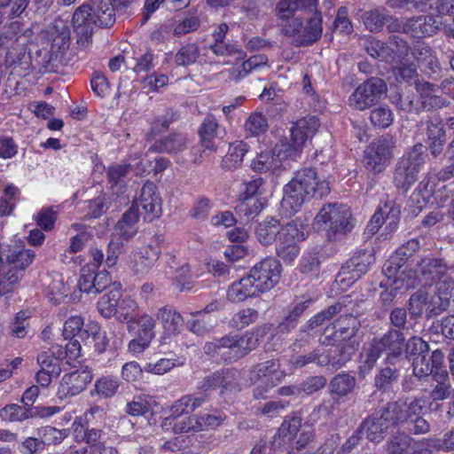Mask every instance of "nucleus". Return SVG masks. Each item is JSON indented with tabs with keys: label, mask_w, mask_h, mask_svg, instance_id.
Returning <instances> with one entry per match:
<instances>
[{
	"label": "nucleus",
	"mask_w": 454,
	"mask_h": 454,
	"mask_svg": "<svg viewBox=\"0 0 454 454\" xmlns=\"http://www.w3.org/2000/svg\"><path fill=\"white\" fill-rule=\"evenodd\" d=\"M306 24L300 19L294 18L283 27L285 35L291 37L296 46H307L317 42L322 35V16L316 10L306 12Z\"/></svg>",
	"instance_id": "7"
},
{
	"label": "nucleus",
	"mask_w": 454,
	"mask_h": 454,
	"mask_svg": "<svg viewBox=\"0 0 454 454\" xmlns=\"http://www.w3.org/2000/svg\"><path fill=\"white\" fill-rule=\"evenodd\" d=\"M419 248V242L416 239L408 240L400 247L383 266V272L388 278H397L404 262L412 256Z\"/></svg>",
	"instance_id": "21"
},
{
	"label": "nucleus",
	"mask_w": 454,
	"mask_h": 454,
	"mask_svg": "<svg viewBox=\"0 0 454 454\" xmlns=\"http://www.w3.org/2000/svg\"><path fill=\"white\" fill-rule=\"evenodd\" d=\"M138 303L136 300L131 297H125L118 303L116 310L117 319L121 322H126L129 325V321H132L138 311Z\"/></svg>",
	"instance_id": "48"
},
{
	"label": "nucleus",
	"mask_w": 454,
	"mask_h": 454,
	"mask_svg": "<svg viewBox=\"0 0 454 454\" xmlns=\"http://www.w3.org/2000/svg\"><path fill=\"white\" fill-rule=\"evenodd\" d=\"M395 116L388 106H379L372 109L370 114L372 125L377 129H387L394 121Z\"/></svg>",
	"instance_id": "47"
},
{
	"label": "nucleus",
	"mask_w": 454,
	"mask_h": 454,
	"mask_svg": "<svg viewBox=\"0 0 454 454\" xmlns=\"http://www.w3.org/2000/svg\"><path fill=\"white\" fill-rule=\"evenodd\" d=\"M379 340L384 351L388 352L387 359L389 363H393V359L400 356L403 350L404 341L403 333L399 330H389Z\"/></svg>",
	"instance_id": "38"
},
{
	"label": "nucleus",
	"mask_w": 454,
	"mask_h": 454,
	"mask_svg": "<svg viewBox=\"0 0 454 454\" xmlns=\"http://www.w3.org/2000/svg\"><path fill=\"white\" fill-rule=\"evenodd\" d=\"M435 290L442 297L443 305L454 301V280L447 273L436 281Z\"/></svg>",
	"instance_id": "52"
},
{
	"label": "nucleus",
	"mask_w": 454,
	"mask_h": 454,
	"mask_svg": "<svg viewBox=\"0 0 454 454\" xmlns=\"http://www.w3.org/2000/svg\"><path fill=\"white\" fill-rule=\"evenodd\" d=\"M157 320L161 325L167 336L178 335L184 327V318L173 307L166 305L160 308L156 314Z\"/></svg>",
	"instance_id": "27"
},
{
	"label": "nucleus",
	"mask_w": 454,
	"mask_h": 454,
	"mask_svg": "<svg viewBox=\"0 0 454 454\" xmlns=\"http://www.w3.org/2000/svg\"><path fill=\"white\" fill-rule=\"evenodd\" d=\"M272 328L271 324L256 326L254 331L243 335L228 334L207 342L203 350L206 355L217 357L224 363H233L254 349L260 340L263 339Z\"/></svg>",
	"instance_id": "4"
},
{
	"label": "nucleus",
	"mask_w": 454,
	"mask_h": 454,
	"mask_svg": "<svg viewBox=\"0 0 454 454\" xmlns=\"http://www.w3.org/2000/svg\"><path fill=\"white\" fill-rule=\"evenodd\" d=\"M120 381L117 377L112 375L99 377L94 384V389L90 395H98L102 398H110L118 391Z\"/></svg>",
	"instance_id": "41"
},
{
	"label": "nucleus",
	"mask_w": 454,
	"mask_h": 454,
	"mask_svg": "<svg viewBox=\"0 0 454 454\" xmlns=\"http://www.w3.org/2000/svg\"><path fill=\"white\" fill-rule=\"evenodd\" d=\"M186 148V138L181 134H171L164 139L157 141L150 147V151L176 153Z\"/></svg>",
	"instance_id": "40"
},
{
	"label": "nucleus",
	"mask_w": 454,
	"mask_h": 454,
	"mask_svg": "<svg viewBox=\"0 0 454 454\" xmlns=\"http://www.w3.org/2000/svg\"><path fill=\"white\" fill-rule=\"evenodd\" d=\"M445 142L446 135L443 125L441 122H428L426 143L434 157L438 156L442 152Z\"/></svg>",
	"instance_id": "37"
},
{
	"label": "nucleus",
	"mask_w": 454,
	"mask_h": 454,
	"mask_svg": "<svg viewBox=\"0 0 454 454\" xmlns=\"http://www.w3.org/2000/svg\"><path fill=\"white\" fill-rule=\"evenodd\" d=\"M61 355L55 356L53 352L43 351L37 356L40 370L35 375V380L42 387H47L53 378L59 376L61 372Z\"/></svg>",
	"instance_id": "20"
},
{
	"label": "nucleus",
	"mask_w": 454,
	"mask_h": 454,
	"mask_svg": "<svg viewBox=\"0 0 454 454\" xmlns=\"http://www.w3.org/2000/svg\"><path fill=\"white\" fill-rule=\"evenodd\" d=\"M285 377V371L280 369L279 362L275 359L257 364L249 372V378L253 383L260 380H273L275 383H280Z\"/></svg>",
	"instance_id": "25"
},
{
	"label": "nucleus",
	"mask_w": 454,
	"mask_h": 454,
	"mask_svg": "<svg viewBox=\"0 0 454 454\" xmlns=\"http://www.w3.org/2000/svg\"><path fill=\"white\" fill-rule=\"evenodd\" d=\"M340 341V323L336 319L324 330L320 342L325 346H338Z\"/></svg>",
	"instance_id": "58"
},
{
	"label": "nucleus",
	"mask_w": 454,
	"mask_h": 454,
	"mask_svg": "<svg viewBox=\"0 0 454 454\" xmlns=\"http://www.w3.org/2000/svg\"><path fill=\"white\" fill-rule=\"evenodd\" d=\"M18 189L13 184H8L0 198V215H9L12 214L15 206V196Z\"/></svg>",
	"instance_id": "55"
},
{
	"label": "nucleus",
	"mask_w": 454,
	"mask_h": 454,
	"mask_svg": "<svg viewBox=\"0 0 454 454\" xmlns=\"http://www.w3.org/2000/svg\"><path fill=\"white\" fill-rule=\"evenodd\" d=\"M0 418L8 422H20L33 418L32 407L16 403L5 405L0 410Z\"/></svg>",
	"instance_id": "42"
},
{
	"label": "nucleus",
	"mask_w": 454,
	"mask_h": 454,
	"mask_svg": "<svg viewBox=\"0 0 454 454\" xmlns=\"http://www.w3.org/2000/svg\"><path fill=\"white\" fill-rule=\"evenodd\" d=\"M84 322L81 316H72L64 324L63 336L69 338L87 339L92 336L93 340L100 339V327L96 323H90L83 328Z\"/></svg>",
	"instance_id": "22"
},
{
	"label": "nucleus",
	"mask_w": 454,
	"mask_h": 454,
	"mask_svg": "<svg viewBox=\"0 0 454 454\" xmlns=\"http://www.w3.org/2000/svg\"><path fill=\"white\" fill-rule=\"evenodd\" d=\"M426 404L424 399L388 403L383 410L372 413L362 422L361 431L369 441L380 442L389 428L405 423L413 414L421 412Z\"/></svg>",
	"instance_id": "1"
},
{
	"label": "nucleus",
	"mask_w": 454,
	"mask_h": 454,
	"mask_svg": "<svg viewBox=\"0 0 454 454\" xmlns=\"http://www.w3.org/2000/svg\"><path fill=\"white\" fill-rule=\"evenodd\" d=\"M74 440L87 446L69 451L67 454H117V450L106 444V434L98 428L90 427L82 417H77L71 426Z\"/></svg>",
	"instance_id": "6"
},
{
	"label": "nucleus",
	"mask_w": 454,
	"mask_h": 454,
	"mask_svg": "<svg viewBox=\"0 0 454 454\" xmlns=\"http://www.w3.org/2000/svg\"><path fill=\"white\" fill-rule=\"evenodd\" d=\"M213 207L211 200L204 196L199 197L189 211V215L198 221H204L207 218Z\"/></svg>",
	"instance_id": "54"
},
{
	"label": "nucleus",
	"mask_w": 454,
	"mask_h": 454,
	"mask_svg": "<svg viewBox=\"0 0 454 454\" xmlns=\"http://www.w3.org/2000/svg\"><path fill=\"white\" fill-rule=\"evenodd\" d=\"M311 303L310 299L295 303L284 317L283 320L276 327L277 334H288L298 325L299 318Z\"/></svg>",
	"instance_id": "34"
},
{
	"label": "nucleus",
	"mask_w": 454,
	"mask_h": 454,
	"mask_svg": "<svg viewBox=\"0 0 454 454\" xmlns=\"http://www.w3.org/2000/svg\"><path fill=\"white\" fill-rule=\"evenodd\" d=\"M387 91V84L382 79L372 77L351 94L348 98L349 106L360 111L365 110L381 99Z\"/></svg>",
	"instance_id": "12"
},
{
	"label": "nucleus",
	"mask_w": 454,
	"mask_h": 454,
	"mask_svg": "<svg viewBox=\"0 0 454 454\" xmlns=\"http://www.w3.org/2000/svg\"><path fill=\"white\" fill-rule=\"evenodd\" d=\"M139 220V212L136 205H131L129 208L124 212L121 218L115 225V231L124 239L133 238L138 230L137 223Z\"/></svg>",
	"instance_id": "31"
},
{
	"label": "nucleus",
	"mask_w": 454,
	"mask_h": 454,
	"mask_svg": "<svg viewBox=\"0 0 454 454\" xmlns=\"http://www.w3.org/2000/svg\"><path fill=\"white\" fill-rule=\"evenodd\" d=\"M313 226L317 231H325L329 240L336 239L340 229V205L338 203L325 205L317 214Z\"/></svg>",
	"instance_id": "18"
},
{
	"label": "nucleus",
	"mask_w": 454,
	"mask_h": 454,
	"mask_svg": "<svg viewBox=\"0 0 454 454\" xmlns=\"http://www.w3.org/2000/svg\"><path fill=\"white\" fill-rule=\"evenodd\" d=\"M258 317L259 313L256 309L252 308L242 309L232 316L230 325L238 330H241L254 323L258 319Z\"/></svg>",
	"instance_id": "50"
},
{
	"label": "nucleus",
	"mask_w": 454,
	"mask_h": 454,
	"mask_svg": "<svg viewBox=\"0 0 454 454\" xmlns=\"http://www.w3.org/2000/svg\"><path fill=\"white\" fill-rule=\"evenodd\" d=\"M415 88L420 96L424 107L442 108L448 105L447 100L440 96L441 89L436 84L426 81H419L416 82Z\"/></svg>",
	"instance_id": "30"
},
{
	"label": "nucleus",
	"mask_w": 454,
	"mask_h": 454,
	"mask_svg": "<svg viewBox=\"0 0 454 454\" xmlns=\"http://www.w3.org/2000/svg\"><path fill=\"white\" fill-rule=\"evenodd\" d=\"M413 440L404 433H398L391 437L387 444L388 454H402L411 445Z\"/></svg>",
	"instance_id": "56"
},
{
	"label": "nucleus",
	"mask_w": 454,
	"mask_h": 454,
	"mask_svg": "<svg viewBox=\"0 0 454 454\" xmlns=\"http://www.w3.org/2000/svg\"><path fill=\"white\" fill-rule=\"evenodd\" d=\"M301 426V418L299 416H288L278 428V434L283 439L291 440L299 431Z\"/></svg>",
	"instance_id": "53"
},
{
	"label": "nucleus",
	"mask_w": 454,
	"mask_h": 454,
	"mask_svg": "<svg viewBox=\"0 0 454 454\" xmlns=\"http://www.w3.org/2000/svg\"><path fill=\"white\" fill-rule=\"evenodd\" d=\"M156 321L153 316L144 313L129 322L128 331L136 336L144 337V339L153 340L155 334Z\"/></svg>",
	"instance_id": "33"
},
{
	"label": "nucleus",
	"mask_w": 454,
	"mask_h": 454,
	"mask_svg": "<svg viewBox=\"0 0 454 454\" xmlns=\"http://www.w3.org/2000/svg\"><path fill=\"white\" fill-rule=\"evenodd\" d=\"M262 294L251 274L248 273L240 279L233 282L228 288L227 297L231 301L241 302L248 298L256 297Z\"/></svg>",
	"instance_id": "24"
},
{
	"label": "nucleus",
	"mask_w": 454,
	"mask_h": 454,
	"mask_svg": "<svg viewBox=\"0 0 454 454\" xmlns=\"http://www.w3.org/2000/svg\"><path fill=\"white\" fill-rule=\"evenodd\" d=\"M412 55L424 72L436 74L440 70V63L436 56L424 42H416L412 48Z\"/></svg>",
	"instance_id": "29"
},
{
	"label": "nucleus",
	"mask_w": 454,
	"mask_h": 454,
	"mask_svg": "<svg viewBox=\"0 0 454 454\" xmlns=\"http://www.w3.org/2000/svg\"><path fill=\"white\" fill-rule=\"evenodd\" d=\"M248 151V146L242 141L231 143L228 152L223 158L222 164L224 168L235 169L241 166L243 158Z\"/></svg>",
	"instance_id": "39"
},
{
	"label": "nucleus",
	"mask_w": 454,
	"mask_h": 454,
	"mask_svg": "<svg viewBox=\"0 0 454 454\" xmlns=\"http://www.w3.org/2000/svg\"><path fill=\"white\" fill-rule=\"evenodd\" d=\"M6 61L10 65L20 66L23 69H27L30 64V56L27 54L26 49L21 48H12L6 54Z\"/></svg>",
	"instance_id": "63"
},
{
	"label": "nucleus",
	"mask_w": 454,
	"mask_h": 454,
	"mask_svg": "<svg viewBox=\"0 0 454 454\" xmlns=\"http://www.w3.org/2000/svg\"><path fill=\"white\" fill-rule=\"evenodd\" d=\"M56 220L57 211L52 207H43L35 215L37 225L46 231L53 229Z\"/></svg>",
	"instance_id": "60"
},
{
	"label": "nucleus",
	"mask_w": 454,
	"mask_h": 454,
	"mask_svg": "<svg viewBox=\"0 0 454 454\" xmlns=\"http://www.w3.org/2000/svg\"><path fill=\"white\" fill-rule=\"evenodd\" d=\"M191 395H183L181 398L176 400L170 407V415L164 419L162 422V428L168 430L169 427L172 426L175 419H178L184 413L192 412L191 408Z\"/></svg>",
	"instance_id": "44"
},
{
	"label": "nucleus",
	"mask_w": 454,
	"mask_h": 454,
	"mask_svg": "<svg viewBox=\"0 0 454 454\" xmlns=\"http://www.w3.org/2000/svg\"><path fill=\"white\" fill-rule=\"evenodd\" d=\"M180 364H182V362H180L178 358H160L155 363L146 364L145 371L146 372L162 375Z\"/></svg>",
	"instance_id": "51"
},
{
	"label": "nucleus",
	"mask_w": 454,
	"mask_h": 454,
	"mask_svg": "<svg viewBox=\"0 0 454 454\" xmlns=\"http://www.w3.org/2000/svg\"><path fill=\"white\" fill-rule=\"evenodd\" d=\"M218 129V123L215 116H207L200 128L199 134L201 138V145L204 148L208 150H215L213 138L215 137Z\"/></svg>",
	"instance_id": "45"
},
{
	"label": "nucleus",
	"mask_w": 454,
	"mask_h": 454,
	"mask_svg": "<svg viewBox=\"0 0 454 454\" xmlns=\"http://www.w3.org/2000/svg\"><path fill=\"white\" fill-rule=\"evenodd\" d=\"M390 214L396 215V207L393 202L380 203L377 211L372 216L367 225L368 231L374 233L379 231L383 223L390 219Z\"/></svg>",
	"instance_id": "43"
},
{
	"label": "nucleus",
	"mask_w": 454,
	"mask_h": 454,
	"mask_svg": "<svg viewBox=\"0 0 454 454\" xmlns=\"http://www.w3.org/2000/svg\"><path fill=\"white\" fill-rule=\"evenodd\" d=\"M200 56V49L197 43H187L182 46L175 56V63L177 66L186 67L196 62Z\"/></svg>",
	"instance_id": "49"
},
{
	"label": "nucleus",
	"mask_w": 454,
	"mask_h": 454,
	"mask_svg": "<svg viewBox=\"0 0 454 454\" xmlns=\"http://www.w3.org/2000/svg\"><path fill=\"white\" fill-rule=\"evenodd\" d=\"M131 205L137 206V212L142 208L145 221L151 222L158 217L161 213V200L157 193V186L147 181L141 188L139 198Z\"/></svg>",
	"instance_id": "19"
},
{
	"label": "nucleus",
	"mask_w": 454,
	"mask_h": 454,
	"mask_svg": "<svg viewBox=\"0 0 454 454\" xmlns=\"http://www.w3.org/2000/svg\"><path fill=\"white\" fill-rule=\"evenodd\" d=\"M317 4L318 0H280L276 6V12L279 19L287 20L298 10L305 13L316 10Z\"/></svg>",
	"instance_id": "32"
},
{
	"label": "nucleus",
	"mask_w": 454,
	"mask_h": 454,
	"mask_svg": "<svg viewBox=\"0 0 454 454\" xmlns=\"http://www.w3.org/2000/svg\"><path fill=\"white\" fill-rule=\"evenodd\" d=\"M375 262L373 249L361 250L342 265V286H350L356 282Z\"/></svg>",
	"instance_id": "15"
},
{
	"label": "nucleus",
	"mask_w": 454,
	"mask_h": 454,
	"mask_svg": "<svg viewBox=\"0 0 454 454\" xmlns=\"http://www.w3.org/2000/svg\"><path fill=\"white\" fill-rule=\"evenodd\" d=\"M237 382V372L232 369L215 372L203 379L199 383V388L203 392H208L218 387L228 389Z\"/></svg>",
	"instance_id": "28"
},
{
	"label": "nucleus",
	"mask_w": 454,
	"mask_h": 454,
	"mask_svg": "<svg viewBox=\"0 0 454 454\" xmlns=\"http://www.w3.org/2000/svg\"><path fill=\"white\" fill-rule=\"evenodd\" d=\"M269 128L266 116L260 112L252 113L246 120L244 129L247 136L258 137L267 131Z\"/></svg>",
	"instance_id": "46"
},
{
	"label": "nucleus",
	"mask_w": 454,
	"mask_h": 454,
	"mask_svg": "<svg viewBox=\"0 0 454 454\" xmlns=\"http://www.w3.org/2000/svg\"><path fill=\"white\" fill-rule=\"evenodd\" d=\"M441 21L433 15L419 16L409 19L403 27L412 37L422 38L434 35L439 29Z\"/></svg>",
	"instance_id": "23"
},
{
	"label": "nucleus",
	"mask_w": 454,
	"mask_h": 454,
	"mask_svg": "<svg viewBox=\"0 0 454 454\" xmlns=\"http://www.w3.org/2000/svg\"><path fill=\"white\" fill-rule=\"evenodd\" d=\"M319 126V119L316 116H307L297 121L290 129V141L279 145L278 156L296 160L306 141L315 135Z\"/></svg>",
	"instance_id": "9"
},
{
	"label": "nucleus",
	"mask_w": 454,
	"mask_h": 454,
	"mask_svg": "<svg viewBox=\"0 0 454 454\" xmlns=\"http://www.w3.org/2000/svg\"><path fill=\"white\" fill-rule=\"evenodd\" d=\"M159 260L157 249L152 250L145 247L130 254L129 267L135 275H145Z\"/></svg>",
	"instance_id": "26"
},
{
	"label": "nucleus",
	"mask_w": 454,
	"mask_h": 454,
	"mask_svg": "<svg viewBox=\"0 0 454 454\" xmlns=\"http://www.w3.org/2000/svg\"><path fill=\"white\" fill-rule=\"evenodd\" d=\"M114 22L115 12L111 0L90 1L78 6L72 17L78 47L86 49L92 42L95 28L110 27Z\"/></svg>",
	"instance_id": "2"
},
{
	"label": "nucleus",
	"mask_w": 454,
	"mask_h": 454,
	"mask_svg": "<svg viewBox=\"0 0 454 454\" xmlns=\"http://www.w3.org/2000/svg\"><path fill=\"white\" fill-rule=\"evenodd\" d=\"M444 356L440 350L432 354L412 358L413 374L419 379L433 375L434 379H448V372L443 366Z\"/></svg>",
	"instance_id": "16"
},
{
	"label": "nucleus",
	"mask_w": 454,
	"mask_h": 454,
	"mask_svg": "<svg viewBox=\"0 0 454 454\" xmlns=\"http://www.w3.org/2000/svg\"><path fill=\"white\" fill-rule=\"evenodd\" d=\"M448 267L442 259L426 257L421 260L414 272V278H408L406 286H414L416 282L425 286L435 284L447 273Z\"/></svg>",
	"instance_id": "17"
},
{
	"label": "nucleus",
	"mask_w": 454,
	"mask_h": 454,
	"mask_svg": "<svg viewBox=\"0 0 454 454\" xmlns=\"http://www.w3.org/2000/svg\"><path fill=\"white\" fill-rule=\"evenodd\" d=\"M427 294L419 291L412 294L409 300V311L413 317H419L424 312L427 314Z\"/></svg>",
	"instance_id": "64"
},
{
	"label": "nucleus",
	"mask_w": 454,
	"mask_h": 454,
	"mask_svg": "<svg viewBox=\"0 0 454 454\" xmlns=\"http://www.w3.org/2000/svg\"><path fill=\"white\" fill-rule=\"evenodd\" d=\"M92 380V370L88 366H81L61 377L56 395L61 401L77 396L87 388Z\"/></svg>",
	"instance_id": "13"
},
{
	"label": "nucleus",
	"mask_w": 454,
	"mask_h": 454,
	"mask_svg": "<svg viewBox=\"0 0 454 454\" xmlns=\"http://www.w3.org/2000/svg\"><path fill=\"white\" fill-rule=\"evenodd\" d=\"M309 233V223L295 218L282 226V231L276 242V254L286 264H292L300 254L299 244L305 240Z\"/></svg>",
	"instance_id": "5"
},
{
	"label": "nucleus",
	"mask_w": 454,
	"mask_h": 454,
	"mask_svg": "<svg viewBox=\"0 0 454 454\" xmlns=\"http://www.w3.org/2000/svg\"><path fill=\"white\" fill-rule=\"evenodd\" d=\"M170 427H172L175 434L201 431V424L200 423L199 417L196 416L184 418L181 420L176 419Z\"/></svg>",
	"instance_id": "57"
},
{
	"label": "nucleus",
	"mask_w": 454,
	"mask_h": 454,
	"mask_svg": "<svg viewBox=\"0 0 454 454\" xmlns=\"http://www.w3.org/2000/svg\"><path fill=\"white\" fill-rule=\"evenodd\" d=\"M395 141L388 136H381L365 148L364 164L373 174L383 172L394 156Z\"/></svg>",
	"instance_id": "11"
},
{
	"label": "nucleus",
	"mask_w": 454,
	"mask_h": 454,
	"mask_svg": "<svg viewBox=\"0 0 454 454\" xmlns=\"http://www.w3.org/2000/svg\"><path fill=\"white\" fill-rule=\"evenodd\" d=\"M281 272L282 266L279 260L272 256L263 258L249 271L262 293L270 290L278 283Z\"/></svg>",
	"instance_id": "14"
},
{
	"label": "nucleus",
	"mask_w": 454,
	"mask_h": 454,
	"mask_svg": "<svg viewBox=\"0 0 454 454\" xmlns=\"http://www.w3.org/2000/svg\"><path fill=\"white\" fill-rule=\"evenodd\" d=\"M385 20V14L379 10L367 12L363 17L365 27L371 32L380 31L384 26Z\"/></svg>",
	"instance_id": "61"
},
{
	"label": "nucleus",
	"mask_w": 454,
	"mask_h": 454,
	"mask_svg": "<svg viewBox=\"0 0 454 454\" xmlns=\"http://www.w3.org/2000/svg\"><path fill=\"white\" fill-rule=\"evenodd\" d=\"M282 226L275 217L267 218L258 224L255 229V234L258 241L263 246L271 245L277 242Z\"/></svg>",
	"instance_id": "35"
},
{
	"label": "nucleus",
	"mask_w": 454,
	"mask_h": 454,
	"mask_svg": "<svg viewBox=\"0 0 454 454\" xmlns=\"http://www.w3.org/2000/svg\"><path fill=\"white\" fill-rule=\"evenodd\" d=\"M35 251L25 248L20 240L6 244L5 248V270L3 278L6 280V286L18 283L23 277L25 270L35 259Z\"/></svg>",
	"instance_id": "10"
},
{
	"label": "nucleus",
	"mask_w": 454,
	"mask_h": 454,
	"mask_svg": "<svg viewBox=\"0 0 454 454\" xmlns=\"http://www.w3.org/2000/svg\"><path fill=\"white\" fill-rule=\"evenodd\" d=\"M425 159V146L422 144L415 145L398 160L394 171L395 185L405 191L410 189L417 181Z\"/></svg>",
	"instance_id": "8"
},
{
	"label": "nucleus",
	"mask_w": 454,
	"mask_h": 454,
	"mask_svg": "<svg viewBox=\"0 0 454 454\" xmlns=\"http://www.w3.org/2000/svg\"><path fill=\"white\" fill-rule=\"evenodd\" d=\"M329 183L320 179L315 168H304L283 188L281 207L288 214L297 212L302 204L312 198H323L329 194Z\"/></svg>",
	"instance_id": "3"
},
{
	"label": "nucleus",
	"mask_w": 454,
	"mask_h": 454,
	"mask_svg": "<svg viewBox=\"0 0 454 454\" xmlns=\"http://www.w3.org/2000/svg\"><path fill=\"white\" fill-rule=\"evenodd\" d=\"M121 297L120 284L114 283L111 289L98 300V312L106 318H110L114 316Z\"/></svg>",
	"instance_id": "36"
},
{
	"label": "nucleus",
	"mask_w": 454,
	"mask_h": 454,
	"mask_svg": "<svg viewBox=\"0 0 454 454\" xmlns=\"http://www.w3.org/2000/svg\"><path fill=\"white\" fill-rule=\"evenodd\" d=\"M39 435L41 436L44 446L45 444H59L62 442L63 440L67 437V433L65 429L45 427L42 428Z\"/></svg>",
	"instance_id": "59"
},
{
	"label": "nucleus",
	"mask_w": 454,
	"mask_h": 454,
	"mask_svg": "<svg viewBox=\"0 0 454 454\" xmlns=\"http://www.w3.org/2000/svg\"><path fill=\"white\" fill-rule=\"evenodd\" d=\"M157 64L156 57L152 51H147L144 54L136 59V63L132 70L139 74L141 73H147L153 69Z\"/></svg>",
	"instance_id": "62"
}]
</instances>
